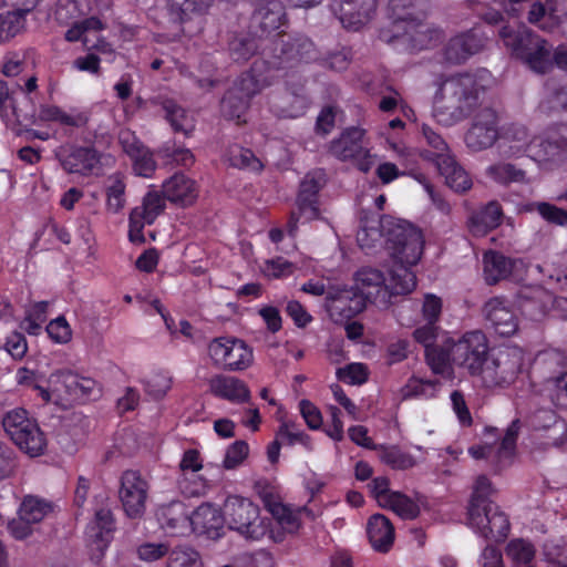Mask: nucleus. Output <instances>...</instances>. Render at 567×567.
<instances>
[{
	"label": "nucleus",
	"instance_id": "54",
	"mask_svg": "<svg viewBox=\"0 0 567 567\" xmlns=\"http://www.w3.org/2000/svg\"><path fill=\"white\" fill-rule=\"evenodd\" d=\"M172 388V377L164 371L150 375L144 382L145 393L153 400H162Z\"/></svg>",
	"mask_w": 567,
	"mask_h": 567
},
{
	"label": "nucleus",
	"instance_id": "13",
	"mask_svg": "<svg viewBox=\"0 0 567 567\" xmlns=\"http://www.w3.org/2000/svg\"><path fill=\"white\" fill-rule=\"evenodd\" d=\"M285 76H289L288 72ZM290 80L285 81L282 90L272 91L268 96L270 111L281 118H297L306 114L310 100L306 93L305 81L292 71Z\"/></svg>",
	"mask_w": 567,
	"mask_h": 567
},
{
	"label": "nucleus",
	"instance_id": "7",
	"mask_svg": "<svg viewBox=\"0 0 567 567\" xmlns=\"http://www.w3.org/2000/svg\"><path fill=\"white\" fill-rule=\"evenodd\" d=\"M258 64L257 61L247 72L241 73L225 92L220 101V113L226 120L236 121L237 124L246 123L245 115L251 99L272 84L269 76L258 73Z\"/></svg>",
	"mask_w": 567,
	"mask_h": 567
},
{
	"label": "nucleus",
	"instance_id": "64",
	"mask_svg": "<svg viewBox=\"0 0 567 567\" xmlns=\"http://www.w3.org/2000/svg\"><path fill=\"white\" fill-rule=\"evenodd\" d=\"M2 349H4L13 360L23 359L28 351V342L24 334L18 331L11 332L7 337Z\"/></svg>",
	"mask_w": 567,
	"mask_h": 567
},
{
	"label": "nucleus",
	"instance_id": "41",
	"mask_svg": "<svg viewBox=\"0 0 567 567\" xmlns=\"http://www.w3.org/2000/svg\"><path fill=\"white\" fill-rule=\"evenodd\" d=\"M269 512L272 515L271 528L276 533H282L284 539L287 534L297 533L300 528V519L298 515L287 505L282 503H274L269 506Z\"/></svg>",
	"mask_w": 567,
	"mask_h": 567
},
{
	"label": "nucleus",
	"instance_id": "48",
	"mask_svg": "<svg viewBox=\"0 0 567 567\" xmlns=\"http://www.w3.org/2000/svg\"><path fill=\"white\" fill-rule=\"evenodd\" d=\"M486 176L497 184L523 183L526 178L525 171L511 163H496L486 168Z\"/></svg>",
	"mask_w": 567,
	"mask_h": 567
},
{
	"label": "nucleus",
	"instance_id": "18",
	"mask_svg": "<svg viewBox=\"0 0 567 567\" xmlns=\"http://www.w3.org/2000/svg\"><path fill=\"white\" fill-rule=\"evenodd\" d=\"M55 157L65 173L89 177L100 167L102 154L94 146L70 144L61 146Z\"/></svg>",
	"mask_w": 567,
	"mask_h": 567
},
{
	"label": "nucleus",
	"instance_id": "8",
	"mask_svg": "<svg viewBox=\"0 0 567 567\" xmlns=\"http://www.w3.org/2000/svg\"><path fill=\"white\" fill-rule=\"evenodd\" d=\"M2 426L12 442L28 455L35 457L44 453L47 439L35 419L23 408L8 411Z\"/></svg>",
	"mask_w": 567,
	"mask_h": 567
},
{
	"label": "nucleus",
	"instance_id": "32",
	"mask_svg": "<svg viewBox=\"0 0 567 567\" xmlns=\"http://www.w3.org/2000/svg\"><path fill=\"white\" fill-rule=\"evenodd\" d=\"M388 7L391 22L382 29L401 31L410 22L425 18L427 0H389Z\"/></svg>",
	"mask_w": 567,
	"mask_h": 567
},
{
	"label": "nucleus",
	"instance_id": "55",
	"mask_svg": "<svg viewBox=\"0 0 567 567\" xmlns=\"http://www.w3.org/2000/svg\"><path fill=\"white\" fill-rule=\"evenodd\" d=\"M24 25V17L21 13L8 11L0 14V43L14 38Z\"/></svg>",
	"mask_w": 567,
	"mask_h": 567
},
{
	"label": "nucleus",
	"instance_id": "35",
	"mask_svg": "<svg viewBox=\"0 0 567 567\" xmlns=\"http://www.w3.org/2000/svg\"><path fill=\"white\" fill-rule=\"evenodd\" d=\"M367 534L374 550L388 553L392 548L394 527L386 516L382 514L372 515L367 524Z\"/></svg>",
	"mask_w": 567,
	"mask_h": 567
},
{
	"label": "nucleus",
	"instance_id": "21",
	"mask_svg": "<svg viewBox=\"0 0 567 567\" xmlns=\"http://www.w3.org/2000/svg\"><path fill=\"white\" fill-rule=\"evenodd\" d=\"M498 138V117L494 110L483 109L465 135V143L472 151L486 150Z\"/></svg>",
	"mask_w": 567,
	"mask_h": 567
},
{
	"label": "nucleus",
	"instance_id": "61",
	"mask_svg": "<svg viewBox=\"0 0 567 567\" xmlns=\"http://www.w3.org/2000/svg\"><path fill=\"white\" fill-rule=\"evenodd\" d=\"M137 557L147 563L159 560L166 555L169 556V546L165 543H143L136 548Z\"/></svg>",
	"mask_w": 567,
	"mask_h": 567
},
{
	"label": "nucleus",
	"instance_id": "36",
	"mask_svg": "<svg viewBox=\"0 0 567 567\" xmlns=\"http://www.w3.org/2000/svg\"><path fill=\"white\" fill-rule=\"evenodd\" d=\"M435 168L445 178L446 185L456 193H465L472 187V178L468 173L456 162L453 155L445 156L436 164Z\"/></svg>",
	"mask_w": 567,
	"mask_h": 567
},
{
	"label": "nucleus",
	"instance_id": "42",
	"mask_svg": "<svg viewBox=\"0 0 567 567\" xmlns=\"http://www.w3.org/2000/svg\"><path fill=\"white\" fill-rule=\"evenodd\" d=\"M505 553L512 567H536V548L529 540L524 538L511 539L505 547Z\"/></svg>",
	"mask_w": 567,
	"mask_h": 567
},
{
	"label": "nucleus",
	"instance_id": "16",
	"mask_svg": "<svg viewBox=\"0 0 567 567\" xmlns=\"http://www.w3.org/2000/svg\"><path fill=\"white\" fill-rule=\"evenodd\" d=\"M150 485L138 471L126 470L120 478L118 497L125 515L141 518L146 511Z\"/></svg>",
	"mask_w": 567,
	"mask_h": 567
},
{
	"label": "nucleus",
	"instance_id": "10",
	"mask_svg": "<svg viewBox=\"0 0 567 567\" xmlns=\"http://www.w3.org/2000/svg\"><path fill=\"white\" fill-rule=\"evenodd\" d=\"M207 353L213 367L221 371H245L254 362L252 348L245 340L236 337L224 336L212 339Z\"/></svg>",
	"mask_w": 567,
	"mask_h": 567
},
{
	"label": "nucleus",
	"instance_id": "59",
	"mask_svg": "<svg viewBox=\"0 0 567 567\" xmlns=\"http://www.w3.org/2000/svg\"><path fill=\"white\" fill-rule=\"evenodd\" d=\"M440 384L439 380H422L412 378L404 388L406 398H431Z\"/></svg>",
	"mask_w": 567,
	"mask_h": 567
},
{
	"label": "nucleus",
	"instance_id": "15",
	"mask_svg": "<svg viewBox=\"0 0 567 567\" xmlns=\"http://www.w3.org/2000/svg\"><path fill=\"white\" fill-rule=\"evenodd\" d=\"M261 4L254 11L249 28L260 42L268 47L278 39L281 27L287 24L284 0H261Z\"/></svg>",
	"mask_w": 567,
	"mask_h": 567
},
{
	"label": "nucleus",
	"instance_id": "40",
	"mask_svg": "<svg viewBox=\"0 0 567 567\" xmlns=\"http://www.w3.org/2000/svg\"><path fill=\"white\" fill-rule=\"evenodd\" d=\"M159 104L164 112L165 120L169 123L174 132H181L186 136L193 132V120L188 116L187 111L182 105L169 97L162 99Z\"/></svg>",
	"mask_w": 567,
	"mask_h": 567
},
{
	"label": "nucleus",
	"instance_id": "49",
	"mask_svg": "<svg viewBox=\"0 0 567 567\" xmlns=\"http://www.w3.org/2000/svg\"><path fill=\"white\" fill-rule=\"evenodd\" d=\"M210 3L212 0H171L169 10L173 19L183 23L192 14H203Z\"/></svg>",
	"mask_w": 567,
	"mask_h": 567
},
{
	"label": "nucleus",
	"instance_id": "12",
	"mask_svg": "<svg viewBox=\"0 0 567 567\" xmlns=\"http://www.w3.org/2000/svg\"><path fill=\"white\" fill-rule=\"evenodd\" d=\"M489 354L488 339L481 330L463 333L451 347L452 362L472 377H480Z\"/></svg>",
	"mask_w": 567,
	"mask_h": 567
},
{
	"label": "nucleus",
	"instance_id": "58",
	"mask_svg": "<svg viewBox=\"0 0 567 567\" xmlns=\"http://www.w3.org/2000/svg\"><path fill=\"white\" fill-rule=\"evenodd\" d=\"M49 338L59 344H65L72 339V329L64 316L52 319L45 327Z\"/></svg>",
	"mask_w": 567,
	"mask_h": 567
},
{
	"label": "nucleus",
	"instance_id": "50",
	"mask_svg": "<svg viewBox=\"0 0 567 567\" xmlns=\"http://www.w3.org/2000/svg\"><path fill=\"white\" fill-rule=\"evenodd\" d=\"M382 507L391 509L403 519H414L420 514V507L416 502L398 491L393 492Z\"/></svg>",
	"mask_w": 567,
	"mask_h": 567
},
{
	"label": "nucleus",
	"instance_id": "1",
	"mask_svg": "<svg viewBox=\"0 0 567 567\" xmlns=\"http://www.w3.org/2000/svg\"><path fill=\"white\" fill-rule=\"evenodd\" d=\"M385 248L394 260L389 278L375 268H362L355 274L354 287L369 297L370 303L388 307L393 296H405L416 287L411 267L416 265L424 248L422 231L410 223L399 221L385 228Z\"/></svg>",
	"mask_w": 567,
	"mask_h": 567
},
{
	"label": "nucleus",
	"instance_id": "5",
	"mask_svg": "<svg viewBox=\"0 0 567 567\" xmlns=\"http://www.w3.org/2000/svg\"><path fill=\"white\" fill-rule=\"evenodd\" d=\"M225 522L230 529L250 540H260L266 535L275 543L284 542V534L271 528V519L261 517L259 506L249 498L231 495L224 506Z\"/></svg>",
	"mask_w": 567,
	"mask_h": 567
},
{
	"label": "nucleus",
	"instance_id": "34",
	"mask_svg": "<svg viewBox=\"0 0 567 567\" xmlns=\"http://www.w3.org/2000/svg\"><path fill=\"white\" fill-rule=\"evenodd\" d=\"M503 210L497 202H491L480 210L474 212L467 221L470 233L483 237L497 228L502 223Z\"/></svg>",
	"mask_w": 567,
	"mask_h": 567
},
{
	"label": "nucleus",
	"instance_id": "11",
	"mask_svg": "<svg viewBox=\"0 0 567 567\" xmlns=\"http://www.w3.org/2000/svg\"><path fill=\"white\" fill-rule=\"evenodd\" d=\"M425 18L410 22L401 31L380 29L379 39L392 44L398 50L417 52L436 45L442 38V32L424 21Z\"/></svg>",
	"mask_w": 567,
	"mask_h": 567
},
{
	"label": "nucleus",
	"instance_id": "17",
	"mask_svg": "<svg viewBox=\"0 0 567 567\" xmlns=\"http://www.w3.org/2000/svg\"><path fill=\"white\" fill-rule=\"evenodd\" d=\"M162 192H147L140 206L134 207L128 215V240L133 244H144V227L153 225L166 208Z\"/></svg>",
	"mask_w": 567,
	"mask_h": 567
},
{
	"label": "nucleus",
	"instance_id": "38",
	"mask_svg": "<svg viewBox=\"0 0 567 567\" xmlns=\"http://www.w3.org/2000/svg\"><path fill=\"white\" fill-rule=\"evenodd\" d=\"M39 115L42 121L75 128L85 126L90 120L85 111L72 110L71 113H66L62 107L51 104L41 105Z\"/></svg>",
	"mask_w": 567,
	"mask_h": 567
},
{
	"label": "nucleus",
	"instance_id": "47",
	"mask_svg": "<svg viewBox=\"0 0 567 567\" xmlns=\"http://www.w3.org/2000/svg\"><path fill=\"white\" fill-rule=\"evenodd\" d=\"M156 155L165 161V164H176L183 167H190L195 156L190 150L179 147L175 141L163 143L156 151Z\"/></svg>",
	"mask_w": 567,
	"mask_h": 567
},
{
	"label": "nucleus",
	"instance_id": "20",
	"mask_svg": "<svg viewBox=\"0 0 567 567\" xmlns=\"http://www.w3.org/2000/svg\"><path fill=\"white\" fill-rule=\"evenodd\" d=\"M377 1L333 0L330 8L346 29L358 31L372 19L377 9Z\"/></svg>",
	"mask_w": 567,
	"mask_h": 567
},
{
	"label": "nucleus",
	"instance_id": "53",
	"mask_svg": "<svg viewBox=\"0 0 567 567\" xmlns=\"http://www.w3.org/2000/svg\"><path fill=\"white\" fill-rule=\"evenodd\" d=\"M167 567H204V564L197 550L189 546H177L168 556Z\"/></svg>",
	"mask_w": 567,
	"mask_h": 567
},
{
	"label": "nucleus",
	"instance_id": "30",
	"mask_svg": "<svg viewBox=\"0 0 567 567\" xmlns=\"http://www.w3.org/2000/svg\"><path fill=\"white\" fill-rule=\"evenodd\" d=\"M485 40L486 38L477 29L455 35L447 42L444 49V58L447 62L454 64L465 62L484 48Z\"/></svg>",
	"mask_w": 567,
	"mask_h": 567
},
{
	"label": "nucleus",
	"instance_id": "43",
	"mask_svg": "<svg viewBox=\"0 0 567 567\" xmlns=\"http://www.w3.org/2000/svg\"><path fill=\"white\" fill-rule=\"evenodd\" d=\"M373 450L378 451L380 461L392 470L404 471L415 465L414 457L398 445L378 444Z\"/></svg>",
	"mask_w": 567,
	"mask_h": 567
},
{
	"label": "nucleus",
	"instance_id": "56",
	"mask_svg": "<svg viewBox=\"0 0 567 567\" xmlns=\"http://www.w3.org/2000/svg\"><path fill=\"white\" fill-rule=\"evenodd\" d=\"M337 378L339 381L350 384L360 385L368 381V369L363 363H349L343 368L337 370Z\"/></svg>",
	"mask_w": 567,
	"mask_h": 567
},
{
	"label": "nucleus",
	"instance_id": "57",
	"mask_svg": "<svg viewBox=\"0 0 567 567\" xmlns=\"http://www.w3.org/2000/svg\"><path fill=\"white\" fill-rule=\"evenodd\" d=\"M71 27L65 32V40L69 42H76L82 39V35L90 30L100 31L103 29L102 21L96 17L84 18L79 21L69 23Z\"/></svg>",
	"mask_w": 567,
	"mask_h": 567
},
{
	"label": "nucleus",
	"instance_id": "45",
	"mask_svg": "<svg viewBox=\"0 0 567 567\" xmlns=\"http://www.w3.org/2000/svg\"><path fill=\"white\" fill-rule=\"evenodd\" d=\"M91 10V3L87 0H59L55 18L60 23L69 24L82 20Z\"/></svg>",
	"mask_w": 567,
	"mask_h": 567
},
{
	"label": "nucleus",
	"instance_id": "37",
	"mask_svg": "<svg viewBox=\"0 0 567 567\" xmlns=\"http://www.w3.org/2000/svg\"><path fill=\"white\" fill-rule=\"evenodd\" d=\"M484 278L488 285L507 279L513 271L515 260L499 251L488 250L483 256Z\"/></svg>",
	"mask_w": 567,
	"mask_h": 567
},
{
	"label": "nucleus",
	"instance_id": "22",
	"mask_svg": "<svg viewBox=\"0 0 567 567\" xmlns=\"http://www.w3.org/2000/svg\"><path fill=\"white\" fill-rule=\"evenodd\" d=\"M116 532V519L110 507L95 509L92 519L87 523L85 535L92 546L104 556Z\"/></svg>",
	"mask_w": 567,
	"mask_h": 567
},
{
	"label": "nucleus",
	"instance_id": "28",
	"mask_svg": "<svg viewBox=\"0 0 567 567\" xmlns=\"http://www.w3.org/2000/svg\"><path fill=\"white\" fill-rule=\"evenodd\" d=\"M323 185L324 179L321 172L307 173L300 182L296 205L301 214H307V220H315L320 216L319 193Z\"/></svg>",
	"mask_w": 567,
	"mask_h": 567
},
{
	"label": "nucleus",
	"instance_id": "60",
	"mask_svg": "<svg viewBox=\"0 0 567 567\" xmlns=\"http://www.w3.org/2000/svg\"><path fill=\"white\" fill-rule=\"evenodd\" d=\"M125 184L116 178L106 188V206L113 213H118L125 205Z\"/></svg>",
	"mask_w": 567,
	"mask_h": 567
},
{
	"label": "nucleus",
	"instance_id": "19",
	"mask_svg": "<svg viewBox=\"0 0 567 567\" xmlns=\"http://www.w3.org/2000/svg\"><path fill=\"white\" fill-rule=\"evenodd\" d=\"M118 143L123 152L132 162L133 172L141 177L150 178L154 175L157 164L155 153L151 151L131 130H122Z\"/></svg>",
	"mask_w": 567,
	"mask_h": 567
},
{
	"label": "nucleus",
	"instance_id": "31",
	"mask_svg": "<svg viewBox=\"0 0 567 567\" xmlns=\"http://www.w3.org/2000/svg\"><path fill=\"white\" fill-rule=\"evenodd\" d=\"M208 388L215 398L235 404L246 403L251 396L248 385L243 380L223 373L213 375L208 380Z\"/></svg>",
	"mask_w": 567,
	"mask_h": 567
},
{
	"label": "nucleus",
	"instance_id": "33",
	"mask_svg": "<svg viewBox=\"0 0 567 567\" xmlns=\"http://www.w3.org/2000/svg\"><path fill=\"white\" fill-rule=\"evenodd\" d=\"M58 378L65 392L74 400L86 402L101 395L102 389L92 378L80 375L71 370L59 371Z\"/></svg>",
	"mask_w": 567,
	"mask_h": 567
},
{
	"label": "nucleus",
	"instance_id": "44",
	"mask_svg": "<svg viewBox=\"0 0 567 567\" xmlns=\"http://www.w3.org/2000/svg\"><path fill=\"white\" fill-rule=\"evenodd\" d=\"M226 156L231 167L254 173H260L264 169V164L250 148L231 145Z\"/></svg>",
	"mask_w": 567,
	"mask_h": 567
},
{
	"label": "nucleus",
	"instance_id": "46",
	"mask_svg": "<svg viewBox=\"0 0 567 567\" xmlns=\"http://www.w3.org/2000/svg\"><path fill=\"white\" fill-rule=\"evenodd\" d=\"M53 511V505L38 496L28 495L23 498L19 507V516L23 519L37 524Z\"/></svg>",
	"mask_w": 567,
	"mask_h": 567
},
{
	"label": "nucleus",
	"instance_id": "3",
	"mask_svg": "<svg viewBox=\"0 0 567 567\" xmlns=\"http://www.w3.org/2000/svg\"><path fill=\"white\" fill-rule=\"evenodd\" d=\"M492 483L485 475H480L467 508L468 526L480 537L495 543H503L511 530L508 516L494 504L489 496Z\"/></svg>",
	"mask_w": 567,
	"mask_h": 567
},
{
	"label": "nucleus",
	"instance_id": "39",
	"mask_svg": "<svg viewBox=\"0 0 567 567\" xmlns=\"http://www.w3.org/2000/svg\"><path fill=\"white\" fill-rule=\"evenodd\" d=\"M422 138L429 148H422L419 151L420 157L429 163L436 164L445 156H450V148L445 140L440 133L434 131L427 124H423L421 127Z\"/></svg>",
	"mask_w": 567,
	"mask_h": 567
},
{
	"label": "nucleus",
	"instance_id": "6",
	"mask_svg": "<svg viewBox=\"0 0 567 567\" xmlns=\"http://www.w3.org/2000/svg\"><path fill=\"white\" fill-rule=\"evenodd\" d=\"M269 47L268 52H264L262 64H267L266 73L269 81L272 82L274 72L280 70H292L301 63L316 61L317 50L315 43L302 34L278 33Z\"/></svg>",
	"mask_w": 567,
	"mask_h": 567
},
{
	"label": "nucleus",
	"instance_id": "52",
	"mask_svg": "<svg viewBox=\"0 0 567 567\" xmlns=\"http://www.w3.org/2000/svg\"><path fill=\"white\" fill-rule=\"evenodd\" d=\"M425 360L435 374L445 375L451 371V349L446 350L445 348L436 344L427 347V349H425Z\"/></svg>",
	"mask_w": 567,
	"mask_h": 567
},
{
	"label": "nucleus",
	"instance_id": "9",
	"mask_svg": "<svg viewBox=\"0 0 567 567\" xmlns=\"http://www.w3.org/2000/svg\"><path fill=\"white\" fill-rule=\"evenodd\" d=\"M524 352L517 347H502L491 352L480 377L487 388H506L522 372Z\"/></svg>",
	"mask_w": 567,
	"mask_h": 567
},
{
	"label": "nucleus",
	"instance_id": "27",
	"mask_svg": "<svg viewBox=\"0 0 567 567\" xmlns=\"http://www.w3.org/2000/svg\"><path fill=\"white\" fill-rule=\"evenodd\" d=\"M162 194L172 204L186 208L196 203L199 196V186L186 174L175 173L163 182Z\"/></svg>",
	"mask_w": 567,
	"mask_h": 567
},
{
	"label": "nucleus",
	"instance_id": "26",
	"mask_svg": "<svg viewBox=\"0 0 567 567\" xmlns=\"http://www.w3.org/2000/svg\"><path fill=\"white\" fill-rule=\"evenodd\" d=\"M326 300L328 310L344 319L358 316L370 303L369 297L355 287L339 289L333 293L329 292Z\"/></svg>",
	"mask_w": 567,
	"mask_h": 567
},
{
	"label": "nucleus",
	"instance_id": "62",
	"mask_svg": "<svg viewBox=\"0 0 567 567\" xmlns=\"http://www.w3.org/2000/svg\"><path fill=\"white\" fill-rule=\"evenodd\" d=\"M536 210L549 224L565 226L567 225V210L554 204L540 202L536 203Z\"/></svg>",
	"mask_w": 567,
	"mask_h": 567
},
{
	"label": "nucleus",
	"instance_id": "14",
	"mask_svg": "<svg viewBox=\"0 0 567 567\" xmlns=\"http://www.w3.org/2000/svg\"><path fill=\"white\" fill-rule=\"evenodd\" d=\"M330 153L340 161H352L355 167L368 173L374 163L365 142V130L359 126L344 128L329 146Z\"/></svg>",
	"mask_w": 567,
	"mask_h": 567
},
{
	"label": "nucleus",
	"instance_id": "51",
	"mask_svg": "<svg viewBox=\"0 0 567 567\" xmlns=\"http://www.w3.org/2000/svg\"><path fill=\"white\" fill-rule=\"evenodd\" d=\"M353 52L350 47L338 44L328 51L324 56L318 59L323 68L334 72H343L351 64Z\"/></svg>",
	"mask_w": 567,
	"mask_h": 567
},
{
	"label": "nucleus",
	"instance_id": "2",
	"mask_svg": "<svg viewBox=\"0 0 567 567\" xmlns=\"http://www.w3.org/2000/svg\"><path fill=\"white\" fill-rule=\"evenodd\" d=\"M485 71L457 73L440 82L433 115L440 123L454 124L472 114L485 90Z\"/></svg>",
	"mask_w": 567,
	"mask_h": 567
},
{
	"label": "nucleus",
	"instance_id": "63",
	"mask_svg": "<svg viewBox=\"0 0 567 567\" xmlns=\"http://www.w3.org/2000/svg\"><path fill=\"white\" fill-rule=\"evenodd\" d=\"M249 446L245 441H235L226 451L224 466L227 470L237 467L248 456Z\"/></svg>",
	"mask_w": 567,
	"mask_h": 567
},
{
	"label": "nucleus",
	"instance_id": "4",
	"mask_svg": "<svg viewBox=\"0 0 567 567\" xmlns=\"http://www.w3.org/2000/svg\"><path fill=\"white\" fill-rule=\"evenodd\" d=\"M504 45L515 59L523 61L530 70L546 73L553 65L547 41L524 23L506 24L499 30Z\"/></svg>",
	"mask_w": 567,
	"mask_h": 567
},
{
	"label": "nucleus",
	"instance_id": "29",
	"mask_svg": "<svg viewBox=\"0 0 567 567\" xmlns=\"http://www.w3.org/2000/svg\"><path fill=\"white\" fill-rule=\"evenodd\" d=\"M161 527L169 536H186L190 534V514L188 507L181 501L161 505L156 512Z\"/></svg>",
	"mask_w": 567,
	"mask_h": 567
},
{
	"label": "nucleus",
	"instance_id": "24",
	"mask_svg": "<svg viewBox=\"0 0 567 567\" xmlns=\"http://www.w3.org/2000/svg\"><path fill=\"white\" fill-rule=\"evenodd\" d=\"M228 51L230 58L237 63H245L250 58L260 53L261 56L257 58L251 66L258 61V73L262 75H267L266 68L267 64H262L261 61L265 59L264 52H268V45L265 42H260L258 37L251 33V29L249 28L246 33H237L235 34L228 42Z\"/></svg>",
	"mask_w": 567,
	"mask_h": 567
},
{
	"label": "nucleus",
	"instance_id": "25",
	"mask_svg": "<svg viewBox=\"0 0 567 567\" xmlns=\"http://www.w3.org/2000/svg\"><path fill=\"white\" fill-rule=\"evenodd\" d=\"M190 534L218 539L224 534L225 516L216 506L209 503L199 505L190 514Z\"/></svg>",
	"mask_w": 567,
	"mask_h": 567
},
{
	"label": "nucleus",
	"instance_id": "23",
	"mask_svg": "<svg viewBox=\"0 0 567 567\" xmlns=\"http://www.w3.org/2000/svg\"><path fill=\"white\" fill-rule=\"evenodd\" d=\"M483 312L495 333L511 337L518 329V319L511 305L502 297H494L484 305Z\"/></svg>",
	"mask_w": 567,
	"mask_h": 567
}]
</instances>
